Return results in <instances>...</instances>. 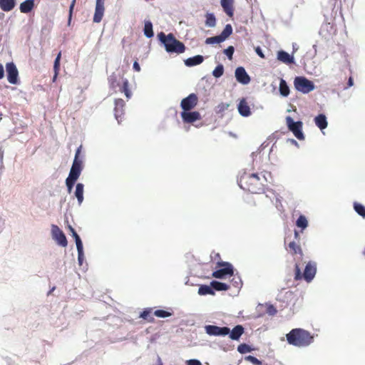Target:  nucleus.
I'll return each mask as SVG.
<instances>
[{
    "instance_id": "16",
    "label": "nucleus",
    "mask_w": 365,
    "mask_h": 365,
    "mask_svg": "<svg viewBox=\"0 0 365 365\" xmlns=\"http://www.w3.org/2000/svg\"><path fill=\"white\" fill-rule=\"evenodd\" d=\"M104 0H96L95 13L93 16V22L99 23L101 21L104 14Z\"/></svg>"
},
{
    "instance_id": "51",
    "label": "nucleus",
    "mask_w": 365,
    "mask_h": 365,
    "mask_svg": "<svg viewBox=\"0 0 365 365\" xmlns=\"http://www.w3.org/2000/svg\"><path fill=\"white\" fill-rule=\"evenodd\" d=\"M186 365H202L201 361L197 359H188L185 361Z\"/></svg>"
},
{
    "instance_id": "61",
    "label": "nucleus",
    "mask_w": 365,
    "mask_h": 365,
    "mask_svg": "<svg viewBox=\"0 0 365 365\" xmlns=\"http://www.w3.org/2000/svg\"><path fill=\"white\" fill-rule=\"evenodd\" d=\"M55 289V287H53L51 290L50 291V292H53V290Z\"/></svg>"
},
{
    "instance_id": "44",
    "label": "nucleus",
    "mask_w": 365,
    "mask_h": 365,
    "mask_svg": "<svg viewBox=\"0 0 365 365\" xmlns=\"http://www.w3.org/2000/svg\"><path fill=\"white\" fill-rule=\"evenodd\" d=\"M233 278L231 280V283L236 288H240L241 287L242 284V280H241V278L240 276H235V275H233Z\"/></svg>"
},
{
    "instance_id": "24",
    "label": "nucleus",
    "mask_w": 365,
    "mask_h": 365,
    "mask_svg": "<svg viewBox=\"0 0 365 365\" xmlns=\"http://www.w3.org/2000/svg\"><path fill=\"white\" fill-rule=\"evenodd\" d=\"M84 185L81 182H78L76 185V189L74 192V196L76 197L78 205H81L83 202L84 197Z\"/></svg>"
},
{
    "instance_id": "57",
    "label": "nucleus",
    "mask_w": 365,
    "mask_h": 365,
    "mask_svg": "<svg viewBox=\"0 0 365 365\" xmlns=\"http://www.w3.org/2000/svg\"><path fill=\"white\" fill-rule=\"evenodd\" d=\"M289 140L296 146H299L298 143L294 139H289Z\"/></svg>"
},
{
    "instance_id": "17",
    "label": "nucleus",
    "mask_w": 365,
    "mask_h": 365,
    "mask_svg": "<svg viewBox=\"0 0 365 365\" xmlns=\"http://www.w3.org/2000/svg\"><path fill=\"white\" fill-rule=\"evenodd\" d=\"M82 146L80 145L76 150L74 159L70 170L82 172L83 169V160L80 158Z\"/></svg>"
},
{
    "instance_id": "26",
    "label": "nucleus",
    "mask_w": 365,
    "mask_h": 365,
    "mask_svg": "<svg viewBox=\"0 0 365 365\" xmlns=\"http://www.w3.org/2000/svg\"><path fill=\"white\" fill-rule=\"evenodd\" d=\"M34 5V0H25L20 4V11L24 14H28L33 10Z\"/></svg>"
},
{
    "instance_id": "60",
    "label": "nucleus",
    "mask_w": 365,
    "mask_h": 365,
    "mask_svg": "<svg viewBox=\"0 0 365 365\" xmlns=\"http://www.w3.org/2000/svg\"><path fill=\"white\" fill-rule=\"evenodd\" d=\"M294 236L296 238L299 236L297 231H294Z\"/></svg>"
},
{
    "instance_id": "1",
    "label": "nucleus",
    "mask_w": 365,
    "mask_h": 365,
    "mask_svg": "<svg viewBox=\"0 0 365 365\" xmlns=\"http://www.w3.org/2000/svg\"><path fill=\"white\" fill-rule=\"evenodd\" d=\"M263 181L267 182L265 175H263L262 180L257 173H248L245 171L240 174L237 183L244 190L252 193H261L264 191Z\"/></svg>"
},
{
    "instance_id": "42",
    "label": "nucleus",
    "mask_w": 365,
    "mask_h": 365,
    "mask_svg": "<svg viewBox=\"0 0 365 365\" xmlns=\"http://www.w3.org/2000/svg\"><path fill=\"white\" fill-rule=\"evenodd\" d=\"M230 106V104L228 103H221L217 106L216 113H222L225 110H227Z\"/></svg>"
},
{
    "instance_id": "33",
    "label": "nucleus",
    "mask_w": 365,
    "mask_h": 365,
    "mask_svg": "<svg viewBox=\"0 0 365 365\" xmlns=\"http://www.w3.org/2000/svg\"><path fill=\"white\" fill-rule=\"evenodd\" d=\"M354 211L363 218H365V206L359 202H354Z\"/></svg>"
},
{
    "instance_id": "55",
    "label": "nucleus",
    "mask_w": 365,
    "mask_h": 365,
    "mask_svg": "<svg viewBox=\"0 0 365 365\" xmlns=\"http://www.w3.org/2000/svg\"><path fill=\"white\" fill-rule=\"evenodd\" d=\"M353 85H354V79L351 76H350L348 79L347 87H346L345 89L353 86Z\"/></svg>"
},
{
    "instance_id": "58",
    "label": "nucleus",
    "mask_w": 365,
    "mask_h": 365,
    "mask_svg": "<svg viewBox=\"0 0 365 365\" xmlns=\"http://www.w3.org/2000/svg\"><path fill=\"white\" fill-rule=\"evenodd\" d=\"M157 361H158V365H163L162 360L159 356H158V357H157Z\"/></svg>"
},
{
    "instance_id": "35",
    "label": "nucleus",
    "mask_w": 365,
    "mask_h": 365,
    "mask_svg": "<svg viewBox=\"0 0 365 365\" xmlns=\"http://www.w3.org/2000/svg\"><path fill=\"white\" fill-rule=\"evenodd\" d=\"M296 225L302 230L307 228L308 226V221L306 217L302 215H300L296 221Z\"/></svg>"
},
{
    "instance_id": "38",
    "label": "nucleus",
    "mask_w": 365,
    "mask_h": 365,
    "mask_svg": "<svg viewBox=\"0 0 365 365\" xmlns=\"http://www.w3.org/2000/svg\"><path fill=\"white\" fill-rule=\"evenodd\" d=\"M121 91L125 93L127 98H130L132 96L131 91L129 90V83L126 78L123 81Z\"/></svg>"
},
{
    "instance_id": "5",
    "label": "nucleus",
    "mask_w": 365,
    "mask_h": 365,
    "mask_svg": "<svg viewBox=\"0 0 365 365\" xmlns=\"http://www.w3.org/2000/svg\"><path fill=\"white\" fill-rule=\"evenodd\" d=\"M287 125L293 135L299 140L304 139V135L302 132L303 123L302 121H294L291 116L286 117Z\"/></svg>"
},
{
    "instance_id": "63",
    "label": "nucleus",
    "mask_w": 365,
    "mask_h": 365,
    "mask_svg": "<svg viewBox=\"0 0 365 365\" xmlns=\"http://www.w3.org/2000/svg\"><path fill=\"white\" fill-rule=\"evenodd\" d=\"M292 47L294 48V49H295V48H296V46H294V45H292Z\"/></svg>"
},
{
    "instance_id": "8",
    "label": "nucleus",
    "mask_w": 365,
    "mask_h": 365,
    "mask_svg": "<svg viewBox=\"0 0 365 365\" xmlns=\"http://www.w3.org/2000/svg\"><path fill=\"white\" fill-rule=\"evenodd\" d=\"M204 328L205 333L210 336H225L230 332V328L228 327H218L209 324L205 325Z\"/></svg>"
},
{
    "instance_id": "11",
    "label": "nucleus",
    "mask_w": 365,
    "mask_h": 365,
    "mask_svg": "<svg viewBox=\"0 0 365 365\" xmlns=\"http://www.w3.org/2000/svg\"><path fill=\"white\" fill-rule=\"evenodd\" d=\"M197 96L192 93L182 99L180 102V107L182 109V111L191 110L197 106Z\"/></svg>"
},
{
    "instance_id": "7",
    "label": "nucleus",
    "mask_w": 365,
    "mask_h": 365,
    "mask_svg": "<svg viewBox=\"0 0 365 365\" xmlns=\"http://www.w3.org/2000/svg\"><path fill=\"white\" fill-rule=\"evenodd\" d=\"M222 267L213 272L212 276L217 279H224L227 276L234 275V267L230 262H222Z\"/></svg>"
},
{
    "instance_id": "29",
    "label": "nucleus",
    "mask_w": 365,
    "mask_h": 365,
    "mask_svg": "<svg viewBox=\"0 0 365 365\" xmlns=\"http://www.w3.org/2000/svg\"><path fill=\"white\" fill-rule=\"evenodd\" d=\"M143 34L148 38L153 37L154 32L153 29V24L150 21H145Z\"/></svg>"
},
{
    "instance_id": "62",
    "label": "nucleus",
    "mask_w": 365,
    "mask_h": 365,
    "mask_svg": "<svg viewBox=\"0 0 365 365\" xmlns=\"http://www.w3.org/2000/svg\"><path fill=\"white\" fill-rule=\"evenodd\" d=\"M292 47L294 48V49H295V48H296V46H294V45H292Z\"/></svg>"
},
{
    "instance_id": "64",
    "label": "nucleus",
    "mask_w": 365,
    "mask_h": 365,
    "mask_svg": "<svg viewBox=\"0 0 365 365\" xmlns=\"http://www.w3.org/2000/svg\"><path fill=\"white\" fill-rule=\"evenodd\" d=\"M364 255H365V249H364Z\"/></svg>"
},
{
    "instance_id": "53",
    "label": "nucleus",
    "mask_w": 365,
    "mask_h": 365,
    "mask_svg": "<svg viewBox=\"0 0 365 365\" xmlns=\"http://www.w3.org/2000/svg\"><path fill=\"white\" fill-rule=\"evenodd\" d=\"M255 50L256 53L259 57L263 58H264V53H263L262 48L259 46H257Z\"/></svg>"
},
{
    "instance_id": "56",
    "label": "nucleus",
    "mask_w": 365,
    "mask_h": 365,
    "mask_svg": "<svg viewBox=\"0 0 365 365\" xmlns=\"http://www.w3.org/2000/svg\"><path fill=\"white\" fill-rule=\"evenodd\" d=\"M4 76V69L3 65L0 63V80Z\"/></svg>"
},
{
    "instance_id": "32",
    "label": "nucleus",
    "mask_w": 365,
    "mask_h": 365,
    "mask_svg": "<svg viewBox=\"0 0 365 365\" xmlns=\"http://www.w3.org/2000/svg\"><path fill=\"white\" fill-rule=\"evenodd\" d=\"M216 18L213 13L207 12L205 14V24L208 28H213L216 26Z\"/></svg>"
},
{
    "instance_id": "28",
    "label": "nucleus",
    "mask_w": 365,
    "mask_h": 365,
    "mask_svg": "<svg viewBox=\"0 0 365 365\" xmlns=\"http://www.w3.org/2000/svg\"><path fill=\"white\" fill-rule=\"evenodd\" d=\"M211 286L212 287L214 292L215 291H227L230 287L227 284L217 280H212L211 282Z\"/></svg>"
},
{
    "instance_id": "59",
    "label": "nucleus",
    "mask_w": 365,
    "mask_h": 365,
    "mask_svg": "<svg viewBox=\"0 0 365 365\" xmlns=\"http://www.w3.org/2000/svg\"><path fill=\"white\" fill-rule=\"evenodd\" d=\"M58 74V72H57V73H55V72H54V76H53V81H56V78H57Z\"/></svg>"
},
{
    "instance_id": "30",
    "label": "nucleus",
    "mask_w": 365,
    "mask_h": 365,
    "mask_svg": "<svg viewBox=\"0 0 365 365\" xmlns=\"http://www.w3.org/2000/svg\"><path fill=\"white\" fill-rule=\"evenodd\" d=\"M197 293H198V294H200L201 296L207 295V294L215 295V292H213V289H212V287L211 286V284L210 285H207V284L200 285L199 287Z\"/></svg>"
},
{
    "instance_id": "54",
    "label": "nucleus",
    "mask_w": 365,
    "mask_h": 365,
    "mask_svg": "<svg viewBox=\"0 0 365 365\" xmlns=\"http://www.w3.org/2000/svg\"><path fill=\"white\" fill-rule=\"evenodd\" d=\"M133 68L137 72H139L140 71V64L136 61H134L133 65Z\"/></svg>"
},
{
    "instance_id": "13",
    "label": "nucleus",
    "mask_w": 365,
    "mask_h": 365,
    "mask_svg": "<svg viewBox=\"0 0 365 365\" xmlns=\"http://www.w3.org/2000/svg\"><path fill=\"white\" fill-rule=\"evenodd\" d=\"M182 120L185 123H193L200 120L202 117L200 113L196 110H185L180 113Z\"/></svg>"
},
{
    "instance_id": "48",
    "label": "nucleus",
    "mask_w": 365,
    "mask_h": 365,
    "mask_svg": "<svg viewBox=\"0 0 365 365\" xmlns=\"http://www.w3.org/2000/svg\"><path fill=\"white\" fill-rule=\"evenodd\" d=\"M76 0H72L71 5L69 6V14H68V24L70 25L71 19H72V14L73 11L75 6Z\"/></svg>"
},
{
    "instance_id": "45",
    "label": "nucleus",
    "mask_w": 365,
    "mask_h": 365,
    "mask_svg": "<svg viewBox=\"0 0 365 365\" xmlns=\"http://www.w3.org/2000/svg\"><path fill=\"white\" fill-rule=\"evenodd\" d=\"M245 359L247 361L251 362L254 365H261L262 364V361L259 360L257 358H256L254 356H251V355L247 356L245 357Z\"/></svg>"
},
{
    "instance_id": "37",
    "label": "nucleus",
    "mask_w": 365,
    "mask_h": 365,
    "mask_svg": "<svg viewBox=\"0 0 365 365\" xmlns=\"http://www.w3.org/2000/svg\"><path fill=\"white\" fill-rule=\"evenodd\" d=\"M224 73V66L222 63L218 64L212 71V76L216 78H220Z\"/></svg>"
},
{
    "instance_id": "34",
    "label": "nucleus",
    "mask_w": 365,
    "mask_h": 365,
    "mask_svg": "<svg viewBox=\"0 0 365 365\" xmlns=\"http://www.w3.org/2000/svg\"><path fill=\"white\" fill-rule=\"evenodd\" d=\"M68 229H69V230H70V232L71 233L72 237L75 240V242H76V247L83 245V242H82L80 236L76 232L75 229L71 225H68Z\"/></svg>"
},
{
    "instance_id": "9",
    "label": "nucleus",
    "mask_w": 365,
    "mask_h": 365,
    "mask_svg": "<svg viewBox=\"0 0 365 365\" xmlns=\"http://www.w3.org/2000/svg\"><path fill=\"white\" fill-rule=\"evenodd\" d=\"M6 71L8 81L13 85H16L19 82V71L13 62L6 64Z\"/></svg>"
},
{
    "instance_id": "47",
    "label": "nucleus",
    "mask_w": 365,
    "mask_h": 365,
    "mask_svg": "<svg viewBox=\"0 0 365 365\" xmlns=\"http://www.w3.org/2000/svg\"><path fill=\"white\" fill-rule=\"evenodd\" d=\"M289 247L292 250L295 254L302 252V250L299 246H298L295 242H291L289 244Z\"/></svg>"
},
{
    "instance_id": "12",
    "label": "nucleus",
    "mask_w": 365,
    "mask_h": 365,
    "mask_svg": "<svg viewBox=\"0 0 365 365\" xmlns=\"http://www.w3.org/2000/svg\"><path fill=\"white\" fill-rule=\"evenodd\" d=\"M317 274V263L309 261L305 266L303 278L307 282H311Z\"/></svg>"
},
{
    "instance_id": "15",
    "label": "nucleus",
    "mask_w": 365,
    "mask_h": 365,
    "mask_svg": "<svg viewBox=\"0 0 365 365\" xmlns=\"http://www.w3.org/2000/svg\"><path fill=\"white\" fill-rule=\"evenodd\" d=\"M81 172L70 170L68 176L66 179V185L68 193H71Z\"/></svg>"
},
{
    "instance_id": "31",
    "label": "nucleus",
    "mask_w": 365,
    "mask_h": 365,
    "mask_svg": "<svg viewBox=\"0 0 365 365\" xmlns=\"http://www.w3.org/2000/svg\"><path fill=\"white\" fill-rule=\"evenodd\" d=\"M279 91L280 95L283 97H287L289 94V87L286 81L283 78L280 79Z\"/></svg>"
},
{
    "instance_id": "27",
    "label": "nucleus",
    "mask_w": 365,
    "mask_h": 365,
    "mask_svg": "<svg viewBox=\"0 0 365 365\" xmlns=\"http://www.w3.org/2000/svg\"><path fill=\"white\" fill-rule=\"evenodd\" d=\"M16 6V0H0V8L4 11H10Z\"/></svg>"
},
{
    "instance_id": "20",
    "label": "nucleus",
    "mask_w": 365,
    "mask_h": 365,
    "mask_svg": "<svg viewBox=\"0 0 365 365\" xmlns=\"http://www.w3.org/2000/svg\"><path fill=\"white\" fill-rule=\"evenodd\" d=\"M124 106L125 102L123 99L118 98L115 100L114 115L118 123L120 121L121 115L123 114Z\"/></svg>"
},
{
    "instance_id": "3",
    "label": "nucleus",
    "mask_w": 365,
    "mask_h": 365,
    "mask_svg": "<svg viewBox=\"0 0 365 365\" xmlns=\"http://www.w3.org/2000/svg\"><path fill=\"white\" fill-rule=\"evenodd\" d=\"M157 37L168 53L180 54L185 52V46L182 42L178 41L173 34H165L161 31L158 34Z\"/></svg>"
},
{
    "instance_id": "18",
    "label": "nucleus",
    "mask_w": 365,
    "mask_h": 365,
    "mask_svg": "<svg viewBox=\"0 0 365 365\" xmlns=\"http://www.w3.org/2000/svg\"><path fill=\"white\" fill-rule=\"evenodd\" d=\"M245 332V328L242 325L238 324L233 327L232 330L230 329V332L227 335L229 337L234 341H239L241 336Z\"/></svg>"
},
{
    "instance_id": "36",
    "label": "nucleus",
    "mask_w": 365,
    "mask_h": 365,
    "mask_svg": "<svg viewBox=\"0 0 365 365\" xmlns=\"http://www.w3.org/2000/svg\"><path fill=\"white\" fill-rule=\"evenodd\" d=\"M151 312V308H145L143 309L142 312H140V317L150 322H152L154 320V319L153 317H150Z\"/></svg>"
},
{
    "instance_id": "10",
    "label": "nucleus",
    "mask_w": 365,
    "mask_h": 365,
    "mask_svg": "<svg viewBox=\"0 0 365 365\" xmlns=\"http://www.w3.org/2000/svg\"><path fill=\"white\" fill-rule=\"evenodd\" d=\"M51 234L53 239L56 242V243L58 245L63 247L67 246L68 241L66 237L63 232L57 225H52Z\"/></svg>"
},
{
    "instance_id": "46",
    "label": "nucleus",
    "mask_w": 365,
    "mask_h": 365,
    "mask_svg": "<svg viewBox=\"0 0 365 365\" xmlns=\"http://www.w3.org/2000/svg\"><path fill=\"white\" fill-rule=\"evenodd\" d=\"M61 53H58L57 56L56 57L53 63V71L55 73L58 72L60 68V60H61Z\"/></svg>"
},
{
    "instance_id": "22",
    "label": "nucleus",
    "mask_w": 365,
    "mask_h": 365,
    "mask_svg": "<svg viewBox=\"0 0 365 365\" xmlns=\"http://www.w3.org/2000/svg\"><path fill=\"white\" fill-rule=\"evenodd\" d=\"M277 60L289 64L294 62V58L293 55H290L287 51L280 50L277 52Z\"/></svg>"
},
{
    "instance_id": "43",
    "label": "nucleus",
    "mask_w": 365,
    "mask_h": 365,
    "mask_svg": "<svg viewBox=\"0 0 365 365\" xmlns=\"http://www.w3.org/2000/svg\"><path fill=\"white\" fill-rule=\"evenodd\" d=\"M223 52L227 56L229 60H232L235 52V48L232 46H229L227 48L224 50Z\"/></svg>"
},
{
    "instance_id": "19",
    "label": "nucleus",
    "mask_w": 365,
    "mask_h": 365,
    "mask_svg": "<svg viewBox=\"0 0 365 365\" xmlns=\"http://www.w3.org/2000/svg\"><path fill=\"white\" fill-rule=\"evenodd\" d=\"M234 2L235 0H220V5L229 17H232L234 15Z\"/></svg>"
},
{
    "instance_id": "25",
    "label": "nucleus",
    "mask_w": 365,
    "mask_h": 365,
    "mask_svg": "<svg viewBox=\"0 0 365 365\" xmlns=\"http://www.w3.org/2000/svg\"><path fill=\"white\" fill-rule=\"evenodd\" d=\"M314 121L316 125L321 130H323L324 129H325L327 127V125H328V122H327V117L323 113H320L318 115H317L314 118Z\"/></svg>"
},
{
    "instance_id": "14",
    "label": "nucleus",
    "mask_w": 365,
    "mask_h": 365,
    "mask_svg": "<svg viewBox=\"0 0 365 365\" xmlns=\"http://www.w3.org/2000/svg\"><path fill=\"white\" fill-rule=\"evenodd\" d=\"M235 76L236 81L242 85H247L251 81L250 76L242 66H239L235 69Z\"/></svg>"
},
{
    "instance_id": "41",
    "label": "nucleus",
    "mask_w": 365,
    "mask_h": 365,
    "mask_svg": "<svg viewBox=\"0 0 365 365\" xmlns=\"http://www.w3.org/2000/svg\"><path fill=\"white\" fill-rule=\"evenodd\" d=\"M154 315L159 318H167L170 317L172 313L163 309H157L154 312Z\"/></svg>"
},
{
    "instance_id": "52",
    "label": "nucleus",
    "mask_w": 365,
    "mask_h": 365,
    "mask_svg": "<svg viewBox=\"0 0 365 365\" xmlns=\"http://www.w3.org/2000/svg\"><path fill=\"white\" fill-rule=\"evenodd\" d=\"M303 277V274H302L301 269L296 264L295 266V277L294 279L296 280L301 279Z\"/></svg>"
},
{
    "instance_id": "50",
    "label": "nucleus",
    "mask_w": 365,
    "mask_h": 365,
    "mask_svg": "<svg viewBox=\"0 0 365 365\" xmlns=\"http://www.w3.org/2000/svg\"><path fill=\"white\" fill-rule=\"evenodd\" d=\"M108 83H110V86L112 88H115L116 80H117L116 76L114 73H113L112 75H110L108 77Z\"/></svg>"
},
{
    "instance_id": "21",
    "label": "nucleus",
    "mask_w": 365,
    "mask_h": 365,
    "mask_svg": "<svg viewBox=\"0 0 365 365\" xmlns=\"http://www.w3.org/2000/svg\"><path fill=\"white\" fill-rule=\"evenodd\" d=\"M237 110L240 115L242 117H248L251 115L250 108L248 106L245 98H242L238 105Z\"/></svg>"
},
{
    "instance_id": "23",
    "label": "nucleus",
    "mask_w": 365,
    "mask_h": 365,
    "mask_svg": "<svg viewBox=\"0 0 365 365\" xmlns=\"http://www.w3.org/2000/svg\"><path fill=\"white\" fill-rule=\"evenodd\" d=\"M204 61V56L202 55H196L189 57L184 61V63L187 67H193L201 64Z\"/></svg>"
},
{
    "instance_id": "49",
    "label": "nucleus",
    "mask_w": 365,
    "mask_h": 365,
    "mask_svg": "<svg viewBox=\"0 0 365 365\" xmlns=\"http://www.w3.org/2000/svg\"><path fill=\"white\" fill-rule=\"evenodd\" d=\"M276 308L272 304H269L267 307V313L270 316H274L277 313Z\"/></svg>"
},
{
    "instance_id": "6",
    "label": "nucleus",
    "mask_w": 365,
    "mask_h": 365,
    "mask_svg": "<svg viewBox=\"0 0 365 365\" xmlns=\"http://www.w3.org/2000/svg\"><path fill=\"white\" fill-rule=\"evenodd\" d=\"M233 29L231 24H227L222 31L217 36L208 37L205 39L206 44H215L224 42L232 34Z\"/></svg>"
},
{
    "instance_id": "2",
    "label": "nucleus",
    "mask_w": 365,
    "mask_h": 365,
    "mask_svg": "<svg viewBox=\"0 0 365 365\" xmlns=\"http://www.w3.org/2000/svg\"><path fill=\"white\" fill-rule=\"evenodd\" d=\"M286 339L289 345L305 348L314 341V334L302 328H294L286 334Z\"/></svg>"
},
{
    "instance_id": "40",
    "label": "nucleus",
    "mask_w": 365,
    "mask_h": 365,
    "mask_svg": "<svg viewBox=\"0 0 365 365\" xmlns=\"http://www.w3.org/2000/svg\"><path fill=\"white\" fill-rule=\"evenodd\" d=\"M78 252V262L79 265H82L84 261V252H83V245L76 247Z\"/></svg>"
},
{
    "instance_id": "39",
    "label": "nucleus",
    "mask_w": 365,
    "mask_h": 365,
    "mask_svg": "<svg viewBox=\"0 0 365 365\" xmlns=\"http://www.w3.org/2000/svg\"><path fill=\"white\" fill-rule=\"evenodd\" d=\"M253 350V349L247 344H240L237 346V351L242 354L251 352Z\"/></svg>"
},
{
    "instance_id": "4",
    "label": "nucleus",
    "mask_w": 365,
    "mask_h": 365,
    "mask_svg": "<svg viewBox=\"0 0 365 365\" xmlns=\"http://www.w3.org/2000/svg\"><path fill=\"white\" fill-rule=\"evenodd\" d=\"M295 89L304 94H307L315 89L313 81L309 80L304 76H297L294 80Z\"/></svg>"
}]
</instances>
